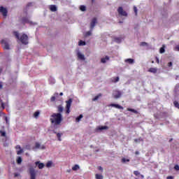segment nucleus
I'll return each mask as SVG.
<instances>
[{
	"label": "nucleus",
	"instance_id": "obj_29",
	"mask_svg": "<svg viewBox=\"0 0 179 179\" xmlns=\"http://www.w3.org/2000/svg\"><path fill=\"white\" fill-rule=\"evenodd\" d=\"M133 9H134V13H135V16H138V8H136V6H134L133 7Z\"/></svg>",
	"mask_w": 179,
	"mask_h": 179
},
{
	"label": "nucleus",
	"instance_id": "obj_28",
	"mask_svg": "<svg viewBox=\"0 0 179 179\" xmlns=\"http://www.w3.org/2000/svg\"><path fill=\"white\" fill-rule=\"evenodd\" d=\"M82 118H83V115H80L79 117L76 118V122H79V121H80V120H82Z\"/></svg>",
	"mask_w": 179,
	"mask_h": 179
},
{
	"label": "nucleus",
	"instance_id": "obj_51",
	"mask_svg": "<svg viewBox=\"0 0 179 179\" xmlns=\"http://www.w3.org/2000/svg\"><path fill=\"white\" fill-rule=\"evenodd\" d=\"M166 179H173V176H168Z\"/></svg>",
	"mask_w": 179,
	"mask_h": 179
},
{
	"label": "nucleus",
	"instance_id": "obj_7",
	"mask_svg": "<svg viewBox=\"0 0 179 179\" xmlns=\"http://www.w3.org/2000/svg\"><path fill=\"white\" fill-rule=\"evenodd\" d=\"M0 13L4 17H6V16H8V8L3 6H0Z\"/></svg>",
	"mask_w": 179,
	"mask_h": 179
},
{
	"label": "nucleus",
	"instance_id": "obj_59",
	"mask_svg": "<svg viewBox=\"0 0 179 179\" xmlns=\"http://www.w3.org/2000/svg\"><path fill=\"white\" fill-rule=\"evenodd\" d=\"M68 171V173H71V170H69V171Z\"/></svg>",
	"mask_w": 179,
	"mask_h": 179
},
{
	"label": "nucleus",
	"instance_id": "obj_12",
	"mask_svg": "<svg viewBox=\"0 0 179 179\" xmlns=\"http://www.w3.org/2000/svg\"><path fill=\"white\" fill-rule=\"evenodd\" d=\"M35 149H41L42 150H44V149H45V146L44 145H41L39 143H36Z\"/></svg>",
	"mask_w": 179,
	"mask_h": 179
},
{
	"label": "nucleus",
	"instance_id": "obj_34",
	"mask_svg": "<svg viewBox=\"0 0 179 179\" xmlns=\"http://www.w3.org/2000/svg\"><path fill=\"white\" fill-rule=\"evenodd\" d=\"M57 136L58 138V141H61L62 139H61V137L62 136V134L57 133Z\"/></svg>",
	"mask_w": 179,
	"mask_h": 179
},
{
	"label": "nucleus",
	"instance_id": "obj_52",
	"mask_svg": "<svg viewBox=\"0 0 179 179\" xmlns=\"http://www.w3.org/2000/svg\"><path fill=\"white\" fill-rule=\"evenodd\" d=\"M53 96L57 97L58 96V93H55Z\"/></svg>",
	"mask_w": 179,
	"mask_h": 179
},
{
	"label": "nucleus",
	"instance_id": "obj_6",
	"mask_svg": "<svg viewBox=\"0 0 179 179\" xmlns=\"http://www.w3.org/2000/svg\"><path fill=\"white\" fill-rule=\"evenodd\" d=\"M66 114H69L71 113V106H72V99H69V101H66Z\"/></svg>",
	"mask_w": 179,
	"mask_h": 179
},
{
	"label": "nucleus",
	"instance_id": "obj_20",
	"mask_svg": "<svg viewBox=\"0 0 179 179\" xmlns=\"http://www.w3.org/2000/svg\"><path fill=\"white\" fill-rule=\"evenodd\" d=\"M79 169H80V166H79V165H78V164H76L72 167L73 171H78V170H79Z\"/></svg>",
	"mask_w": 179,
	"mask_h": 179
},
{
	"label": "nucleus",
	"instance_id": "obj_42",
	"mask_svg": "<svg viewBox=\"0 0 179 179\" xmlns=\"http://www.w3.org/2000/svg\"><path fill=\"white\" fill-rule=\"evenodd\" d=\"M55 96H52L51 98H50V101L52 102V103H54V101H55Z\"/></svg>",
	"mask_w": 179,
	"mask_h": 179
},
{
	"label": "nucleus",
	"instance_id": "obj_21",
	"mask_svg": "<svg viewBox=\"0 0 179 179\" xmlns=\"http://www.w3.org/2000/svg\"><path fill=\"white\" fill-rule=\"evenodd\" d=\"M78 45L80 47H82L83 45H86V42L81 40V41H78Z\"/></svg>",
	"mask_w": 179,
	"mask_h": 179
},
{
	"label": "nucleus",
	"instance_id": "obj_9",
	"mask_svg": "<svg viewBox=\"0 0 179 179\" xmlns=\"http://www.w3.org/2000/svg\"><path fill=\"white\" fill-rule=\"evenodd\" d=\"M96 24H97V18L94 17L92 20L90 22V30H93V29H94V26H96Z\"/></svg>",
	"mask_w": 179,
	"mask_h": 179
},
{
	"label": "nucleus",
	"instance_id": "obj_38",
	"mask_svg": "<svg viewBox=\"0 0 179 179\" xmlns=\"http://www.w3.org/2000/svg\"><path fill=\"white\" fill-rule=\"evenodd\" d=\"M164 45H163V47H162L161 48H160V50H159V52H160V54H164Z\"/></svg>",
	"mask_w": 179,
	"mask_h": 179
},
{
	"label": "nucleus",
	"instance_id": "obj_40",
	"mask_svg": "<svg viewBox=\"0 0 179 179\" xmlns=\"http://www.w3.org/2000/svg\"><path fill=\"white\" fill-rule=\"evenodd\" d=\"M134 174L136 175L137 177L141 176V173H139V171H135L134 172Z\"/></svg>",
	"mask_w": 179,
	"mask_h": 179
},
{
	"label": "nucleus",
	"instance_id": "obj_58",
	"mask_svg": "<svg viewBox=\"0 0 179 179\" xmlns=\"http://www.w3.org/2000/svg\"><path fill=\"white\" fill-rule=\"evenodd\" d=\"M1 88H2V85L0 84V89H1Z\"/></svg>",
	"mask_w": 179,
	"mask_h": 179
},
{
	"label": "nucleus",
	"instance_id": "obj_24",
	"mask_svg": "<svg viewBox=\"0 0 179 179\" xmlns=\"http://www.w3.org/2000/svg\"><path fill=\"white\" fill-rule=\"evenodd\" d=\"M59 113H62L64 111V107H62V105H59L57 107Z\"/></svg>",
	"mask_w": 179,
	"mask_h": 179
},
{
	"label": "nucleus",
	"instance_id": "obj_57",
	"mask_svg": "<svg viewBox=\"0 0 179 179\" xmlns=\"http://www.w3.org/2000/svg\"><path fill=\"white\" fill-rule=\"evenodd\" d=\"M140 176H141V178H144L143 175H140Z\"/></svg>",
	"mask_w": 179,
	"mask_h": 179
},
{
	"label": "nucleus",
	"instance_id": "obj_8",
	"mask_svg": "<svg viewBox=\"0 0 179 179\" xmlns=\"http://www.w3.org/2000/svg\"><path fill=\"white\" fill-rule=\"evenodd\" d=\"M117 12L119 15H121V16H128V13H127V11L124 10L122 7H119V8L117 9Z\"/></svg>",
	"mask_w": 179,
	"mask_h": 179
},
{
	"label": "nucleus",
	"instance_id": "obj_3",
	"mask_svg": "<svg viewBox=\"0 0 179 179\" xmlns=\"http://www.w3.org/2000/svg\"><path fill=\"white\" fill-rule=\"evenodd\" d=\"M1 45L3 50H10V45H9V40L7 38L1 41Z\"/></svg>",
	"mask_w": 179,
	"mask_h": 179
},
{
	"label": "nucleus",
	"instance_id": "obj_27",
	"mask_svg": "<svg viewBox=\"0 0 179 179\" xmlns=\"http://www.w3.org/2000/svg\"><path fill=\"white\" fill-rule=\"evenodd\" d=\"M22 162H23V160L22 159V157H18L17 158V164H21Z\"/></svg>",
	"mask_w": 179,
	"mask_h": 179
},
{
	"label": "nucleus",
	"instance_id": "obj_44",
	"mask_svg": "<svg viewBox=\"0 0 179 179\" xmlns=\"http://www.w3.org/2000/svg\"><path fill=\"white\" fill-rule=\"evenodd\" d=\"M5 121H6V124H7V125H9V121L8 120L7 117H5Z\"/></svg>",
	"mask_w": 179,
	"mask_h": 179
},
{
	"label": "nucleus",
	"instance_id": "obj_31",
	"mask_svg": "<svg viewBox=\"0 0 179 179\" xmlns=\"http://www.w3.org/2000/svg\"><path fill=\"white\" fill-rule=\"evenodd\" d=\"M38 115H40V111H36L34 113V117L35 118H38Z\"/></svg>",
	"mask_w": 179,
	"mask_h": 179
},
{
	"label": "nucleus",
	"instance_id": "obj_14",
	"mask_svg": "<svg viewBox=\"0 0 179 179\" xmlns=\"http://www.w3.org/2000/svg\"><path fill=\"white\" fill-rule=\"evenodd\" d=\"M15 149L17 150V155H22V153H23V149H22L20 145H16Z\"/></svg>",
	"mask_w": 179,
	"mask_h": 179
},
{
	"label": "nucleus",
	"instance_id": "obj_22",
	"mask_svg": "<svg viewBox=\"0 0 179 179\" xmlns=\"http://www.w3.org/2000/svg\"><path fill=\"white\" fill-rule=\"evenodd\" d=\"M149 72H152V73H156V72H157V69L151 68V69H149Z\"/></svg>",
	"mask_w": 179,
	"mask_h": 179
},
{
	"label": "nucleus",
	"instance_id": "obj_48",
	"mask_svg": "<svg viewBox=\"0 0 179 179\" xmlns=\"http://www.w3.org/2000/svg\"><path fill=\"white\" fill-rule=\"evenodd\" d=\"M168 66H173V62H170L168 64Z\"/></svg>",
	"mask_w": 179,
	"mask_h": 179
},
{
	"label": "nucleus",
	"instance_id": "obj_54",
	"mask_svg": "<svg viewBox=\"0 0 179 179\" xmlns=\"http://www.w3.org/2000/svg\"><path fill=\"white\" fill-rule=\"evenodd\" d=\"M59 96H64V93L61 92V93L59 94Z\"/></svg>",
	"mask_w": 179,
	"mask_h": 179
},
{
	"label": "nucleus",
	"instance_id": "obj_47",
	"mask_svg": "<svg viewBox=\"0 0 179 179\" xmlns=\"http://www.w3.org/2000/svg\"><path fill=\"white\" fill-rule=\"evenodd\" d=\"M15 36L17 38H19V34L17 32H15Z\"/></svg>",
	"mask_w": 179,
	"mask_h": 179
},
{
	"label": "nucleus",
	"instance_id": "obj_19",
	"mask_svg": "<svg viewBox=\"0 0 179 179\" xmlns=\"http://www.w3.org/2000/svg\"><path fill=\"white\" fill-rule=\"evenodd\" d=\"M55 165L54 164V163L52 162V161H48L46 163V167L48 169H50V167H54Z\"/></svg>",
	"mask_w": 179,
	"mask_h": 179
},
{
	"label": "nucleus",
	"instance_id": "obj_18",
	"mask_svg": "<svg viewBox=\"0 0 179 179\" xmlns=\"http://www.w3.org/2000/svg\"><path fill=\"white\" fill-rule=\"evenodd\" d=\"M107 61H110V57L108 56H106V57H102L101 59V64H106Z\"/></svg>",
	"mask_w": 179,
	"mask_h": 179
},
{
	"label": "nucleus",
	"instance_id": "obj_36",
	"mask_svg": "<svg viewBox=\"0 0 179 179\" xmlns=\"http://www.w3.org/2000/svg\"><path fill=\"white\" fill-rule=\"evenodd\" d=\"M141 141H143V140H142V138H135L134 139L135 143H141Z\"/></svg>",
	"mask_w": 179,
	"mask_h": 179
},
{
	"label": "nucleus",
	"instance_id": "obj_45",
	"mask_svg": "<svg viewBox=\"0 0 179 179\" xmlns=\"http://www.w3.org/2000/svg\"><path fill=\"white\" fill-rule=\"evenodd\" d=\"M175 170H176L177 171H179V166L178 165H176L174 167Z\"/></svg>",
	"mask_w": 179,
	"mask_h": 179
},
{
	"label": "nucleus",
	"instance_id": "obj_43",
	"mask_svg": "<svg viewBox=\"0 0 179 179\" xmlns=\"http://www.w3.org/2000/svg\"><path fill=\"white\" fill-rule=\"evenodd\" d=\"M174 106H175L176 107H177V108H179V103H178V102L175 101V102H174Z\"/></svg>",
	"mask_w": 179,
	"mask_h": 179
},
{
	"label": "nucleus",
	"instance_id": "obj_33",
	"mask_svg": "<svg viewBox=\"0 0 179 179\" xmlns=\"http://www.w3.org/2000/svg\"><path fill=\"white\" fill-rule=\"evenodd\" d=\"M118 80H120V77H115L113 79L112 82H113L114 83H117Z\"/></svg>",
	"mask_w": 179,
	"mask_h": 179
},
{
	"label": "nucleus",
	"instance_id": "obj_35",
	"mask_svg": "<svg viewBox=\"0 0 179 179\" xmlns=\"http://www.w3.org/2000/svg\"><path fill=\"white\" fill-rule=\"evenodd\" d=\"M127 111H131V113H134V114H138V112L134 109L127 108Z\"/></svg>",
	"mask_w": 179,
	"mask_h": 179
},
{
	"label": "nucleus",
	"instance_id": "obj_46",
	"mask_svg": "<svg viewBox=\"0 0 179 179\" xmlns=\"http://www.w3.org/2000/svg\"><path fill=\"white\" fill-rule=\"evenodd\" d=\"M122 162L123 163H125V162H129V159H125L124 158H123V159H122Z\"/></svg>",
	"mask_w": 179,
	"mask_h": 179
},
{
	"label": "nucleus",
	"instance_id": "obj_11",
	"mask_svg": "<svg viewBox=\"0 0 179 179\" xmlns=\"http://www.w3.org/2000/svg\"><path fill=\"white\" fill-rule=\"evenodd\" d=\"M113 96L115 99H120L121 97V92L120 91H114L113 93Z\"/></svg>",
	"mask_w": 179,
	"mask_h": 179
},
{
	"label": "nucleus",
	"instance_id": "obj_41",
	"mask_svg": "<svg viewBox=\"0 0 179 179\" xmlns=\"http://www.w3.org/2000/svg\"><path fill=\"white\" fill-rule=\"evenodd\" d=\"M140 45H141V47H145L146 45H148V43L146 42H142Z\"/></svg>",
	"mask_w": 179,
	"mask_h": 179
},
{
	"label": "nucleus",
	"instance_id": "obj_55",
	"mask_svg": "<svg viewBox=\"0 0 179 179\" xmlns=\"http://www.w3.org/2000/svg\"><path fill=\"white\" fill-rule=\"evenodd\" d=\"M31 24H37V22H31Z\"/></svg>",
	"mask_w": 179,
	"mask_h": 179
},
{
	"label": "nucleus",
	"instance_id": "obj_16",
	"mask_svg": "<svg viewBox=\"0 0 179 179\" xmlns=\"http://www.w3.org/2000/svg\"><path fill=\"white\" fill-rule=\"evenodd\" d=\"M49 8H50V10H51V12H57V10H58V8L55 5H50L49 6Z\"/></svg>",
	"mask_w": 179,
	"mask_h": 179
},
{
	"label": "nucleus",
	"instance_id": "obj_30",
	"mask_svg": "<svg viewBox=\"0 0 179 179\" xmlns=\"http://www.w3.org/2000/svg\"><path fill=\"white\" fill-rule=\"evenodd\" d=\"M125 62H128L129 64H134V61L133 59H127L125 60Z\"/></svg>",
	"mask_w": 179,
	"mask_h": 179
},
{
	"label": "nucleus",
	"instance_id": "obj_13",
	"mask_svg": "<svg viewBox=\"0 0 179 179\" xmlns=\"http://www.w3.org/2000/svg\"><path fill=\"white\" fill-rule=\"evenodd\" d=\"M93 29H91L90 31H86L83 34L84 38H87V37H90L92 34Z\"/></svg>",
	"mask_w": 179,
	"mask_h": 179
},
{
	"label": "nucleus",
	"instance_id": "obj_53",
	"mask_svg": "<svg viewBox=\"0 0 179 179\" xmlns=\"http://www.w3.org/2000/svg\"><path fill=\"white\" fill-rule=\"evenodd\" d=\"M135 155H139V151H136Z\"/></svg>",
	"mask_w": 179,
	"mask_h": 179
},
{
	"label": "nucleus",
	"instance_id": "obj_5",
	"mask_svg": "<svg viewBox=\"0 0 179 179\" xmlns=\"http://www.w3.org/2000/svg\"><path fill=\"white\" fill-rule=\"evenodd\" d=\"M20 41L22 44H24L25 45L29 44V36L26 34H22V36L20 37Z\"/></svg>",
	"mask_w": 179,
	"mask_h": 179
},
{
	"label": "nucleus",
	"instance_id": "obj_39",
	"mask_svg": "<svg viewBox=\"0 0 179 179\" xmlns=\"http://www.w3.org/2000/svg\"><path fill=\"white\" fill-rule=\"evenodd\" d=\"M0 103H1V108L3 110L5 108V103L2 101V99H0Z\"/></svg>",
	"mask_w": 179,
	"mask_h": 179
},
{
	"label": "nucleus",
	"instance_id": "obj_56",
	"mask_svg": "<svg viewBox=\"0 0 179 179\" xmlns=\"http://www.w3.org/2000/svg\"><path fill=\"white\" fill-rule=\"evenodd\" d=\"M157 64H159V59L158 58H157Z\"/></svg>",
	"mask_w": 179,
	"mask_h": 179
},
{
	"label": "nucleus",
	"instance_id": "obj_10",
	"mask_svg": "<svg viewBox=\"0 0 179 179\" xmlns=\"http://www.w3.org/2000/svg\"><path fill=\"white\" fill-rule=\"evenodd\" d=\"M108 129V126H99L96 127V132H101V131H107Z\"/></svg>",
	"mask_w": 179,
	"mask_h": 179
},
{
	"label": "nucleus",
	"instance_id": "obj_1",
	"mask_svg": "<svg viewBox=\"0 0 179 179\" xmlns=\"http://www.w3.org/2000/svg\"><path fill=\"white\" fill-rule=\"evenodd\" d=\"M50 122L53 125H61L62 115L61 113H53L50 116Z\"/></svg>",
	"mask_w": 179,
	"mask_h": 179
},
{
	"label": "nucleus",
	"instance_id": "obj_17",
	"mask_svg": "<svg viewBox=\"0 0 179 179\" xmlns=\"http://www.w3.org/2000/svg\"><path fill=\"white\" fill-rule=\"evenodd\" d=\"M35 164H36V166H38V169H44V166H45V165H44L43 163H41L40 162H35Z\"/></svg>",
	"mask_w": 179,
	"mask_h": 179
},
{
	"label": "nucleus",
	"instance_id": "obj_49",
	"mask_svg": "<svg viewBox=\"0 0 179 179\" xmlns=\"http://www.w3.org/2000/svg\"><path fill=\"white\" fill-rule=\"evenodd\" d=\"M176 50H177V51H179V45H178L176 47Z\"/></svg>",
	"mask_w": 179,
	"mask_h": 179
},
{
	"label": "nucleus",
	"instance_id": "obj_23",
	"mask_svg": "<svg viewBox=\"0 0 179 179\" xmlns=\"http://www.w3.org/2000/svg\"><path fill=\"white\" fill-rule=\"evenodd\" d=\"M99 97H101V94H98L94 99H92V101H97Z\"/></svg>",
	"mask_w": 179,
	"mask_h": 179
},
{
	"label": "nucleus",
	"instance_id": "obj_26",
	"mask_svg": "<svg viewBox=\"0 0 179 179\" xmlns=\"http://www.w3.org/2000/svg\"><path fill=\"white\" fill-rule=\"evenodd\" d=\"M0 136H3V138L6 137V131H0Z\"/></svg>",
	"mask_w": 179,
	"mask_h": 179
},
{
	"label": "nucleus",
	"instance_id": "obj_4",
	"mask_svg": "<svg viewBox=\"0 0 179 179\" xmlns=\"http://www.w3.org/2000/svg\"><path fill=\"white\" fill-rule=\"evenodd\" d=\"M29 173L30 176V179H36V177H37V173H36L34 167L30 166L29 169Z\"/></svg>",
	"mask_w": 179,
	"mask_h": 179
},
{
	"label": "nucleus",
	"instance_id": "obj_2",
	"mask_svg": "<svg viewBox=\"0 0 179 179\" xmlns=\"http://www.w3.org/2000/svg\"><path fill=\"white\" fill-rule=\"evenodd\" d=\"M76 54L77 59L78 61H86V56H85V53L80 51V50L77 49L76 50Z\"/></svg>",
	"mask_w": 179,
	"mask_h": 179
},
{
	"label": "nucleus",
	"instance_id": "obj_60",
	"mask_svg": "<svg viewBox=\"0 0 179 179\" xmlns=\"http://www.w3.org/2000/svg\"><path fill=\"white\" fill-rule=\"evenodd\" d=\"M0 115H1V112H0Z\"/></svg>",
	"mask_w": 179,
	"mask_h": 179
},
{
	"label": "nucleus",
	"instance_id": "obj_50",
	"mask_svg": "<svg viewBox=\"0 0 179 179\" xmlns=\"http://www.w3.org/2000/svg\"><path fill=\"white\" fill-rule=\"evenodd\" d=\"M99 170H100L101 171H103V168L101 166H99Z\"/></svg>",
	"mask_w": 179,
	"mask_h": 179
},
{
	"label": "nucleus",
	"instance_id": "obj_32",
	"mask_svg": "<svg viewBox=\"0 0 179 179\" xmlns=\"http://www.w3.org/2000/svg\"><path fill=\"white\" fill-rule=\"evenodd\" d=\"M14 177H15V178H21V176H20V173H14Z\"/></svg>",
	"mask_w": 179,
	"mask_h": 179
},
{
	"label": "nucleus",
	"instance_id": "obj_25",
	"mask_svg": "<svg viewBox=\"0 0 179 179\" xmlns=\"http://www.w3.org/2000/svg\"><path fill=\"white\" fill-rule=\"evenodd\" d=\"M95 178H96V179H103V175L99 174V173H96L95 175Z\"/></svg>",
	"mask_w": 179,
	"mask_h": 179
},
{
	"label": "nucleus",
	"instance_id": "obj_15",
	"mask_svg": "<svg viewBox=\"0 0 179 179\" xmlns=\"http://www.w3.org/2000/svg\"><path fill=\"white\" fill-rule=\"evenodd\" d=\"M110 107H115V108H119V110H124V108L121 106L120 105L112 103L109 105Z\"/></svg>",
	"mask_w": 179,
	"mask_h": 179
},
{
	"label": "nucleus",
	"instance_id": "obj_37",
	"mask_svg": "<svg viewBox=\"0 0 179 179\" xmlns=\"http://www.w3.org/2000/svg\"><path fill=\"white\" fill-rule=\"evenodd\" d=\"M80 10H82V12H85L86 10V6H80Z\"/></svg>",
	"mask_w": 179,
	"mask_h": 179
}]
</instances>
